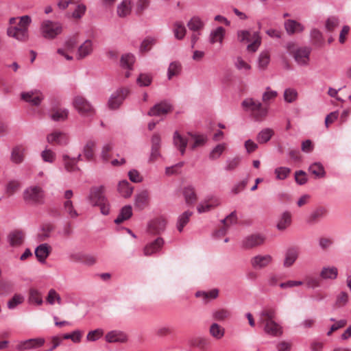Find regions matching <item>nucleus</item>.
<instances>
[{
  "instance_id": "f257e3e1",
  "label": "nucleus",
  "mask_w": 351,
  "mask_h": 351,
  "mask_svg": "<svg viewBox=\"0 0 351 351\" xmlns=\"http://www.w3.org/2000/svg\"><path fill=\"white\" fill-rule=\"evenodd\" d=\"M10 19V26L7 29L8 36L21 42H25L29 38L28 27L32 22L30 16L25 15L19 18Z\"/></svg>"
},
{
  "instance_id": "f03ea898",
  "label": "nucleus",
  "mask_w": 351,
  "mask_h": 351,
  "mask_svg": "<svg viewBox=\"0 0 351 351\" xmlns=\"http://www.w3.org/2000/svg\"><path fill=\"white\" fill-rule=\"evenodd\" d=\"M89 203L93 206H99L101 213L107 215L110 213V204L105 195L104 186H93L88 197Z\"/></svg>"
},
{
  "instance_id": "7ed1b4c3",
  "label": "nucleus",
  "mask_w": 351,
  "mask_h": 351,
  "mask_svg": "<svg viewBox=\"0 0 351 351\" xmlns=\"http://www.w3.org/2000/svg\"><path fill=\"white\" fill-rule=\"evenodd\" d=\"M241 105L245 110L250 112L251 115L256 121H262L267 115V107L252 98L245 99L242 101Z\"/></svg>"
},
{
  "instance_id": "20e7f679",
  "label": "nucleus",
  "mask_w": 351,
  "mask_h": 351,
  "mask_svg": "<svg viewBox=\"0 0 351 351\" xmlns=\"http://www.w3.org/2000/svg\"><path fill=\"white\" fill-rule=\"evenodd\" d=\"M45 197V192L42 187L31 186L23 192V199L28 204H43Z\"/></svg>"
},
{
  "instance_id": "39448f33",
  "label": "nucleus",
  "mask_w": 351,
  "mask_h": 351,
  "mask_svg": "<svg viewBox=\"0 0 351 351\" xmlns=\"http://www.w3.org/2000/svg\"><path fill=\"white\" fill-rule=\"evenodd\" d=\"M294 47V43H289L287 45V49L293 54L295 60L300 65H307L309 62V56L311 53V48L309 47H300L295 51H292L291 49Z\"/></svg>"
},
{
  "instance_id": "423d86ee",
  "label": "nucleus",
  "mask_w": 351,
  "mask_h": 351,
  "mask_svg": "<svg viewBox=\"0 0 351 351\" xmlns=\"http://www.w3.org/2000/svg\"><path fill=\"white\" fill-rule=\"evenodd\" d=\"M40 29L43 37L47 39H53L62 32V27L59 23L45 21L41 25Z\"/></svg>"
},
{
  "instance_id": "0eeeda50",
  "label": "nucleus",
  "mask_w": 351,
  "mask_h": 351,
  "mask_svg": "<svg viewBox=\"0 0 351 351\" xmlns=\"http://www.w3.org/2000/svg\"><path fill=\"white\" fill-rule=\"evenodd\" d=\"M73 106L81 115L91 116L95 113L93 106L82 96H75L73 100Z\"/></svg>"
},
{
  "instance_id": "6e6552de",
  "label": "nucleus",
  "mask_w": 351,
  "mask_h": 351,
  "mask_svg": "<svg viewBox=\"0 0 351 351\" xmlns=\"http://www.w3.org/2000/svg\"><path fill=\"white\" fill-rule=\"evenodd\" d=\"M129 93L130 90L127 88H121L117 90L116 92L112 94L108 100V108L111 110L119 108Z\"/></svg>"
},
{
  "instance_id": "1a4fd4ad",
  "label": "nucleus",
  "mask_w": 351,
  "mask_h": 351,
  "mask_svg": "<svg viewBox=\"0 0 351 351\" xmlns=\"http://www.w3.org/2000/svg\"><path fill=\"white\" fill-rule=\"evenodd\" d=\"M265 238L260 234H253L245 237L242 242L241 247L248 250L261 245L265 242Z\"/></svg>"
},
{
  "instance_id": "9d476101",
  "label": "nucleus",
  "mask_w": 351,
  "mask_h": 351,
  "mask_svg": "<svg viewBox=\"0 0 351 351\" xmlns=\"http://www.w3.org/2000/svg\"><path fill=\"white\" fill-rule=\"evenodd\" d=\"M172 110V106L167 101H162L154 105L148 112V115L151 117H159L165 115L167 113L171 112Z\"/></svg>"
},
{
  "instance_id": "9b49d317",
  "label": "nucleus",
  "mask_w": 351,
  "mask_h": 351,
  "mask_svg": "<svg viewBox=\"0 0 351 351\" xmlns=\"http://www.w3.org/2000/svg\"><path fill=\"white\" fill-rule=\"evenodd\" d=\"M47 141L53 145H66L69 143V138L65 133L56 130L47 136Z\"/></svg>"
},
{
  "instance_id": "f8f14e48",
  "label": "nucleus",
  "mask_w": 351,
  "mask_h": 351,
  "mask_svg": "<svg viewBox=\"0 0 351 351\" xmlns=\"http://www.w3.org/2000/svg\"><path fill=\"white\" fill-rule=\"evenodd\" d=\"M45 343L43 338L29 339L25 341H20L16 348L18 350L23 351L25 350L36 348L42 346Z\"/></svg>"
},
{
  "instance_id": "ddd939ff",
  "label": "nucleus",
  "mask_w": 351,
  "mask_h": 351,
  "mask_svg": "<svg viewBox=\"0 0 351 351\" xmlns=\"http://www.w3.org/2000/svg\"><path fill=\"white\" fill-rule=\"evenodd\" d=\"M272 257L269 254L257 255L252 258L251 265L256 269H261L266 267L272 262Z\"/></svg>"
},
{
  "instance_id": "4468645a",
  "label": "nucleus",
  "mask_w": 351,
  "mask_h": 351,
  "mask_svg": "<svg viewBox=\"0 0 351 351\" xmlns=\"http://www.w3.org/2000/svg\"><path fill=\"white\" fill-rule=\"evenodd\" d=\"M93 51V42L88 39L86 40L77 49L76 53V59L82 60L90 56Z\"/></svg>"
},
{
  "instance_id": "2eb2a0df",
  "label": "nucleus",
  "mask_w": 351,
  "mask_h": 351,
  "mask_svg": "<svg viewBox=\"0 0 351 351\" xmlns=\"http://www.w3.org/2000/svg\"><path fill=\"white\" fill-rule=\"evenodd\" d=\"M22 99L31 103L33 106H38L43 100L44 97L39 91H30L21 93Z\"/></svg>"
},
{
  "instance_id": "dca6fc26",
  "label": "nucleus",
  "mask_w": 351,
  "mask_h": 351,
  "mask_svg": "<svg viewBox=\"0 0 351 351\" xmlns=\"http://www.w3.org/2000/svg\"><path fill=\"white\" fill-rule=\"evenodd\" d=\"M24 232L19 230H13L8 235V241L12 247L21 246L24 242Z\"/></svg>"
},
{
  "instance_id": "f3484780",
  "label": "nucleus",
  "mask_w": 351,
  "mask_h": 351,
  "mask_svg": "<svg viewBox=\"0 0 351 351\" xmlns=\"http://www.w3.org/2000/svg\"><path fill=\"white\" fill-rule=\"evenodd\" d=\"M265 332L272 337H280L282 334V327L275 321L262 323Z\"/></svg>"
},
{
  "instance_id": "a211bd4d",
  "label": "nucleus",
  "mask_w": 351,
  "mask_h": 351,
  "mask_svg": "<svg viewBox=\"0 0 351 351\" xmlns=\"http://www.w3.org/2000/svg\"><path fill=\"white\" fill-rule=\"evenodd\" d=\"M164 245V241L161 237L157 238L154 241L146 245L143 249L145 256H151L160 250Z\"/></svg>"
},
{
  "instance_id": "6ab92c4d",
  "label": "nucleus",
  "mask_w": 351,
  "mask_h": 351,
  "mask_svg": "<svg viewBox=\"0 0 351 351\" xmlns=\"http://www.w3.org/2000/svg\"><path fill=\"white\" fill-rule=\"evenodd\" d=\"M220 204V201L217 197H210L199 204L197 210L199 213L208 212Z\"/></svg>"
},
{
  "instance_id": "aec40b11",
  "label": "nucleus",
  "mask_w": 351,
  "mask_h": 351,
  "mask_svg": "<svg viewBox=\"0 0 351 351\" xmlns=\"http://www.w3.org/2000/svg\"><path fill=\"white\" fill-rule=\"evenodd\" d=\"M105 338L108 343H125L128 341V337L125 333L117 330L108 332Z\"/></svg>"
},
{
  "instance_id": "412c9836",
  "label": "nucleus",
  "mask_w": 351,
  "mask_h": 351,
  "mask_svg": "<svg viewBox=\"0 0 351 351\" xmlns=\"http://www.w3.org/2000/svg\"><path fill=\"white\" fill-rule=\"evenodd\" d=\"M51 250V247L47 243L39 245L35 250V255L38 261L40 263H45Z\"/></svg>"
},
{
  "instance_id": "4be33fe9",
  "label": "nucleus",
  "mask_w": 351,
  "mask_h": 351,
  "mask_svg": "<svg viewBox=\"0 0 351 351\" xmlns=\"http://www.w3.org/2000/svg\"><path fill=\"white\" fill-rule=\"evenodd\" d=\"M299 250L296 247H291L289 248L286 253L285 257L283 262V265L285 267H290L295 261L297 260L299 256Z\"/></svg>"
},
{
  "instance_id": "5701e85b",
  "label": "nucleus",
  "mask_w": 351,
  "mask_h": 351,
  "mask_svg": "<svg viewBox=\"0 0 351 351\" xmlns=\"http://www.w3.org/2000/svg\"><path fill=\"white\" fill-rule=\"evenodd\" d=\"M173 142L174 146L180 150V154L184 155L188 143V140L181 136L178 131H176L173 134Z\"/></svg>"
},
{
  "instance_id": "b1692460",
  "label": "nucleus",
  "mask_w": 351,
  "mask_h": 351,
  "mask_svg": "<svg viewBox=\"0 0 351 351\" xmlns=\"http://www.w3.org/2000/svg\"><path fill=\"white\" fill-rule=\"evenodd\" d=\"M285 28L289 34H293L304 30V27L301 23L291 19L285 22Z\"/></svg>"
},
{
  "instance_id": "393cba45",
  "label": "nucleus",
  "mask_w": 351,
  "mask_h": 351,
  "mask_svg": "<svg viewBox=\"0 0 351 351\" xmlns=\"http://www.w3.org/2000/svg\"><path fill=\"white\" fill-rule=\"evenodd\" d=\"M167 225V221L163 218H157L149 223L150 231L152 233L159 234L164 231Z\"/></svg>"
},
{
  "instance_id": "a878e982",
  "label": "nucleus",
  "mask_w": 351,
  "mask_h": 351,
  "mask_svg": "<svg viewBox=\"0 0 351 351\" xmlns=\"http://www.w3.org/2000/svg\"><path fill=\"white\" fill-rule=\"evenodd\" d=\"M149 203V193L147 191H143L135 197V206L140 210L145 208Z\"/></svg>"
},
{
  "instance_id": "bb28decb",
  "label": "nucleus",
  "mask_w": 351,
  "mask_h": 351,
  "mask_svg": "<svg viewBox=\"0 0 351 351\" xmlns=\"http://www.w3.org/2000/svg\"><path fill=\"white\" fill-rule=\"evenodd\" d=\"M132 215V206L130 205H126L123 206L118 215V217L114 219V223L117 224H119L123 221L129 219Z\"/></svg>"
},
{
  "instance_id": "cd10ccee",
  "label": "nucleus",
  "mask_w": 351,
  "mask_h": 351,
  "mask_svg": "<svg viewBox=\"0 0 351 351\" xmlns=\"http://www.w3.org/2000/svg\"><path fill=\"white\" fill-rule=\"evenodd\" d=\"M117 190L122 197L128 198L132 194L133 187L127 180H122L119 182Z\"/></svg>"
},
{
  "instance_id": "c85d7f7f",
  "label": "nucleus",
  "mask_w": 351,
  "mask_h": 351,
  "mask_svg": "<svg viewBox=\"0 0 351 351\" xmlns=\"http://www.w3.org/2000/svg\"><path fill=\"white\" fill-rule=\"evenodd\" d=\"M174 36L178 40H182L185 36L186 29L182 22L176 21L173 25Z\"/></svg>"
},
{
  "instance_id": "c756f323",
  "label": "nucleus",
  "mask_w": 351,
  "mask_h": 351,
  "mask_svg": "<svg viewBox=\"0 0 351 351\" xmlns=\"http://www.w3.org/2000/svg\"><path fill=\"white\" fill-rule=\"evenodd\" d=\"M274 132L272 129L265 128L262 130L256 136V141L261 144L267 143L273 136Z\"/></svg>"
},
{
  "instance_id": "7c9ffc66",
  "label": "nucleus",
  "mask_w": 351,
  "mask_h": 351,
  "mask_svg": "<svg viewBox=\"0 0 351 351\" xmlns=\"http://www.w3.org/2000/svg\"><path fill=\"white\" fill-rule=\"evenodd\" d=\"M130 0H123L117 7V14L120 17H125L131 12Z\"/></svg>"
},
{
  "instance_id": "2f4dec72",
  "label": "nucleus",
  "mask_w": 351,
  "mask_h": 351,
  "mask_svg": "<svg viewBox=\"0 0 351 351\" xmlns=\"http://www.w3.org/2000/svg\"><path fill=\"white\" fill-rule=\"evenodd\" d=\"M69 114L67 109H53L51 110V119L54 121H65Z\"/></svg>"
},
{
  "instance_id": "473e14b6",
  "label": "nucleus",
  "mask_w": 351,
  "mask_h": 351,
  "mask_svg": "<svg viewBox=\"0 0 351 351\" xmlns=\"http://www.w3.org/2000/svg\"><path fill=\"white\" fill-rule=\"evenodd\" d=\"M183 195L187 204H193L197 200V195L193 187L189 186L183 189Z\"/></svg>"
},
{
  "instance_id": "72a5a7b5",
  "label": "nucleus",
  "mask_w": 351,
  "mask_h": 351,
  "mask_svg": "<svg viewBox=\"0 0 351 351\" xmlns=\"http://www.w3.org/2000/svg\"><path fill=\"white\" fill-rule=\"evenodd\" d=\"M291 223V215L290 213L286 211L282 213L280 219H279L278 223H277V228L279 230H285L288 226H290Z\"/></svg>"
},
{
  "instance_id": "f704fd0d",
  "label": "nucleus",
  "mask_w": 351,
  "mask_h": 351,
  "mask_svg": "<svg viewBox=\"0 0 351 351\" xmlns=\"http://www.w3.org/2000/svg\"><path fill=\"white\" fill-rule=\"evenodd\" d=\"M219 291L217 289H214L210 291H197L195 293L197 298H202L205 302H208L209 300L215 299L217 298Z\"/></svg>"
},
{
  "instance_id": "c9c22d12",
  "label": "nucleus",
  "mask_w": 351,
  "mask_h": 351,
  "mask_svg": "<svg viewBox=\"0 0 351 351\" xmlns=\"http://www.w3.org/2000/svg\"><path fill=\"white\" fill-rule=\"evenodd\" d=\"M225 33V29L223 27H218L213 31L210 35V41L211 43L217 42L222 43Z\"/></svg>"
},
{
  "instance_id": "e433bc0d",
  "label": "nucleus",
  "mask_w": 351,
  "mask_h": 351,
  "mask_svg": "<svg viewBox=\"0 0 351 351\" xmlns=\"http://www.w3.org/2000/svg\"><path fill=\"white\" fill-rule=\"evenodd\" d=\"M29 302L37 305H41L43 302L41 293L34 288L29 289Z\"/></svg>"
},
{
  "instance_id": "4c0bfd02",
  "label": "nucleus",
  "mask_w": 351,
  "mask_h": 351,
  "mask_svg": "<svg viewBox=\"0 0 351 351\" xmlns=\"http://www.w3.org/2000/svg\"><path fill=\"white\" fill-rule=\"evenodd\" d=\"M210 333L216 339H221L225 334V329L217 323H213L210 326Z\"/></svg>"
},
{
  "instance_id": "58836bf2",
  "label": "nucleus",
  "mask_w": 351,
  "mask_h": 351,
  "mask_svg": "<svg viewBox=\"0 0 351 351\" xmlns=\"http://www.w3.org/2000/svg\"><path fill=\"white\" fill-rule=\"evenodd\" d=\"M193 215L191 211L187 210L184 212L178 218L177 228L178 230L181 232L183 230L184 227L188 223L189 221V219Z\"/></svg>"
},
{
  "instance_id": "ea45409f",
  "label": "nucleus",
  "mask_w": 351,
  "mask_h": 351,
  "mask_svg": "<svg viewBox=\"0 0 351 351\" xmlns=\"http://www.w3.org/2000/svg\"><path fill=\"white\" fill-rule=\"evenodd\" d=\"M96 146V143L93 141H89L86 143L84 147V156L87 160H92L94 158V149Z\"/></svg>"
},
{
  "instance_id": "a19ab883",
  "label": "nucleus",
  "mask_w": 351,
  "mask_h": 351,
  "mask_svg": "<svg viewBox=\"0 0 351 351\" xmlns=\"http://www.w3.org/2000/svg\"><path fill=\"white\" fill-rule=\"evenodd\" d=\"M204 23L198 16H193L187 23L189 29L193 32H199L204 27Z\"/></svg>"
},
{
  "instance_id": "79ce46f5",
  "label": "nucleus",
  "mask_w": 351,
  "mask_h": 351,
  "mask_svg": "<svg viewBox=\"0 0 351 351\" xmlns=\"http://www.w3.org/2000/svg\"><path fill=\"white\" fill-rule=\"evenodd\" d=\"M326 213L327 210L325 208L319 207L311 213L308 221L309 223H314L319 220V219L324 217Z\"/></svg>"
},
{
  "instance_id": "37998d69",
  "label": "nucleus",
  "mask_w": 351,
  "mask_h": 351,
  "mask_svg": "<svg viewBox=\"0 0 351 351\" xmlns=\"http://www.w3.org/2000/svg\"><path fill=\"white\" fill-rule=\"evenodd\" d=\"M338 274V270L335 267H324L320 276L324 279H335Z\"/></svg>"
},
{
  "instance_id": "c03bdc74",
  "label": "nucleus",
  "mask_w": 351,
  "mask_h": 351,
  "mask_svg": "<svg viewBox=\"0 0 351 351\" xmlns=\"http://www.w3.org/2000/svg\"><path fill=\"white\" fill-rule=\"evenodd\" d=\"M212 315L215 320L221 322L228 319L231 315V313L228 309L221 308L213 311Z\"/></svg>"
},
{
  "instance_id": "a18cd8bd",
  "label": "nucleus",
  "mask_w": 351,
  "mask_h": 351,
  "mask_svg": "<svg viewBox=\"0 0 351 351\" xmlns=\"http://www.w3.org/2000/svg\"><path fill=\"white\" fill-rule=\"evenodd\" d=\"M252 40L251 41H252V43L247 45V49L249 51L255 52L257 51L258 48L259 47L261 43V38L259 35V32H254L252 34Z\"/></svg>"
},
{
  "instance_id": "49530a36",
  "label": "nucleus",
  "mask_w": 351,
  "mask_h": 351,
  "mask_svg": "<svg viewBox=\"0 0 351 351\" xmlns=\"http://www.w3.org/2000/svg\"><path fill=\"white\" fill-rule=\"evenodd\" d=\"M308 171L311 173L318 178H323L326 174L323 165L319 162L311 165L308 168Z\"/></svg>"
},
{
  "instance_id": "de8ad7c7",
  "label": "nucleus",
  "mask_w": 351,
  "mask_h": 351,
  "mask_svg": "<svg viewBox=\"0 0 351 351\" xmlns=\"http://www.w3.org/2000/svg\"><path fill=\"white\" fill-rule=\"evenodd\" d=\"M62 158L64 167L66 171L71 172L75 170H79L77 167L76 160L75 158H71L67 155H63Z\"/></svg>"
},
{
  "instance_id": "09e8293b",
  "label": "nucleus",
  "mask_w": 351,
  "mask_h": 351,
  "mask_svg": "<svg viewBox=\"0 0 351 351\" xmlns=\"http://www.w3.org/2000/svg\"><path fill=\"white\" fill-rule=\"evenodd\" d=\"M135 61L134 56L131 53L123 55L121 58V66L123 68L132 69V65Z\"/></svg>"
},
{
  "instance_id": "8fccbe9b",
  "label": "nucleus",
  "mask_w": 351,
  "mask_h": 351,
  "mask_svg": "<svg viewBox=\"0 0 351 351\" xmlns=\"http://www.w3.org/2000/svg\"><path fill=\"white\" fill-rule=\"evenodd\" d=\"M275 311L273 309L263 310L260 314L259 322L261 324L265 323L269 321H274Z\"/></svg>"
},
{
  "instance_id": "3c124183",
  "label": "nucleus",
  "mask_w": 351,
  "mask_h": 351,
  "mask_svg": "<svg viewBox=\"0 0 351 351\" xmlns=\"http://www.w3.org/2000/svg\"><path fill=\"white\" fill-rule=\"evenodd\" d=\"M284 99L287 103H293L298 99V93L295 88H288L285 90Z\"/></svg>"
},
{
  "instance_id": "603ef678",
  "label": "nucleus",
  "mask_w": 351,
  "mask_h": 351,
  "mask_svg": "<svg viewBox=\"0 0 351 351\" xmlns=\"http://www.w3.org/2000/svg\"><path fill=\"white\" fill-rule=\"evenodd\" d=\"M181 71V64L178 62H171L168 68L167 76L171 80L173 76L179 75Z\"/></svg>"
},
{
  "instance_id": "864d4df0",
  "label": "nucleus",
  "mask_w": 351,
  "mask_h": 351,
  "mask_svg": "<svg viewBox=\"0 0 351 351\" xmlns=\"http://www.w3.org/2000/svg\"><path fill=\"white\" fill-rule=\"evenodd\" d=\"M53 230V226L50 223L43 225L38 237L41 241H44L50 237L51 231Z\"/></svg>"
},
{
  "instance_id": "5fc2aeb1",
  "label": "nucleus",
  "mask_w": 351,
  "mask_h": 351,
  "mask_svg": "<svg viewBox=\"0 0 351 351\" xmlns=\"http://www.w3.org/2000/svg\"><path fill=\"white\" fill-rule=\"evenodd\" d=\"M270 61V56L267 51L261 53L258 58V68L261 70H265Z\"/></svg>"
},
{
  "instance_id": "6e6d98bb",
  "label": "nucleus",
  "mask_w": 351,
  "mask_h": 351,
  "mask_svg": "<svg viewBox=\"0 0 351 351\" xmlns=\"http://www.w3.org/2000/svg\"><path fill=\"white\" fill-rule=\"evenodd\" d=\"M46 300L47 302L51 305L54 304L55 301H56L59 304L62 303L60 295L57 293V291L55 289H53L49 291Z\"/></svg>"
},
{
  "instance_id": "4d7b16f0",
  "label": "nucleus",
  "mask_w": 351,
  "mask_h": 351,
  "mask_svg": "<svg viewBox=\"0 0 351 351\" xmlns=\"http://www.w3.org/2000/svg\"><path fill=\"white\" fill-rule=\"evenodd\" d=\"M64 209L69 217L72 219H75L79 215L77 210L74 208L73 202L71 200H66L64 203Z\"/></svg>"
},
{
  "instance_id": "13d9d810",
  "label": "nucleus",
  "mask_w": 351,
  "mask_h": 351,
  "mask_svg": "<svg viewBox=\"0 0 351 351\" xmlns=\"http://www.w3.org/2000/svg\"><path fill=\"white\" fill-rule=\"evenodd\" d=\"M24 155L23 150L19 147L13 149L11 154V160L13 162L19 164L23 160Z\"/></svg>"
},
{
  "instance_id": "bf43d9fd",
  "label": "nucleus",
  "mask_w": 351,
  "mask_h": 351,
  "mask_svg": "<svg viewBox=\"0 0 351 351\" xmlns=\"http://www.w3.org/2000/svg\"><path fill=\"white\" fill-rule=\"evenodd\" d=\"M20 186L21 184L19 182L16 180L10 181L6 185L5 193L8 196H11L19 189Z\"/></svg>"
},
{
  "instance_id": "052dcab7",
  "label": "nucleus",
  "mask_w": 351,
  "mask_h": 351,
  "mask_svg": "<svg viewBox=\"0 0 351 351\" xmlns=\"http://www.w3.org/2000/svg\"><path fill=\"white\" fill-rule=\"evenodd\" d=\"M156 43V39L152 37H147L143 40L140 47L141 52H146L151 49L152 47Z\"/></svg>"
},
{
  "instance_id": "680f3d73",
  "label": "nucleus",
  "mask_w": 351,
  "mask_h": 351,
  "mask_svg": "<svg viewBox=\"0 0 351 351\" xmlns=\"http://www.w3.org/2000/svg\"><path fill=\"white\" fill-rule=\"evenodd\" d=\"M235 67L241 71L247 72L251 69V66L241 57H237L234 63Z\"/></svg>"
},
{
  "instance_id": "e2e57ef3",
  "label": "nucleus",
  "mask_w": 351,
  "mask_h": 351,
  "mask_svg": "<svg viewBox=\"0 0 351 351\" xmlns=\"http://www.w3.org/2000/svg\"><path fill=\"white\" fill-rule=\"evenodd\" d=\"M114 145L112 143H108L104 145L101 153V157L104 161L107 162L110 158V152L112 151Z\"/></svg>"
},
{
  "instance_id": "0e129e2a",
  "label": "nucleus",
  "mask_w": 351,
  "mask_h": 351,
  "mask_svg": "<svg viewBox=\"0 0 351 351\" xmlns=\"http://www.w3.org/2000/svg\"><path fill=\"white\" fill-rule=\"evenodd\" d=\"M274 172L278 180H285L291 173V169L288 167H280L276 168Z\"/></svg>"
},
{
  "instance_id": "69168bd1",
  "label": "nucleus",
  "mask_w": 351,
  "mask_h": 351,
  "mask_svg": "<svg viewBox=\"0 0 351 351\" xmlns=\"http://www.w3.org/2000/svg\"><path fill=\"white\" fill-rule=\"evenodd\" d=\"M24 297L20 294H15L8 302V307L10 309L14 308L17 305L23 303Z\"/></svg>"
},
{
  "instance_id": "338daca9",
  "label": "nucleus",
  "mask_w": 351,
  "mask_h": 351,
  "mask_svg": "<svg viewBox=\"0 0 351 351\" xmlns=\"http://www.w3.org/2000/svg\"><path fill=\"white\" fill-rule=\"evenodd\" d=\"M104 335V330L101 328H97L94 330L90 331L86 335V339L88 341H95L100 339Z\"/></svg>"
},
{
  "instance_id": "774afa93",
  "label": "nucleus",
  "mask_w": 351,
  "mask_h": 351,
  "mask_svg": "<svg viewBox=\"0 0 351 351\" xmlns=\"http://www.w3.org/2000/svg\"><path fill=\"white\" fill-rule=\"evenodd\" d=\"M42 159L47 162L52 163L56 160V154L49 149H45L41 152Z\"/></svg>"
}]
</instances>
